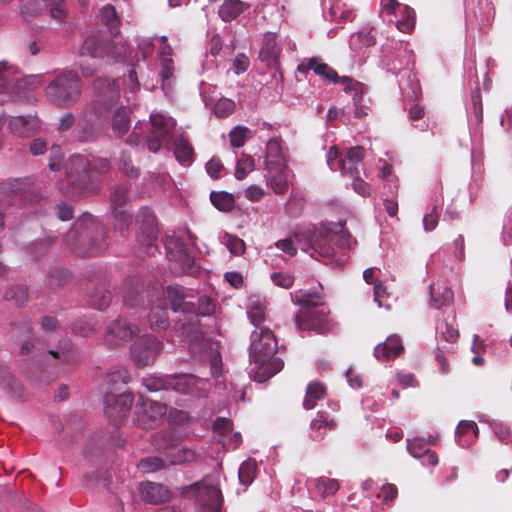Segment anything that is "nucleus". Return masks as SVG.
I'll list each match as a JSON object with an SVG mask.
<instances>
[{
    "instance_id": "nucleus-1",
    "label": "nucleus",
    "mask_w": 512,
    "mask_h": 512,
    "mask_svg": "<svg viewBox=\"0 0 512 512\" xmlns=\"http://www.w3.org/2000/svg\"><path fill=\"white\" fill-rule=\"evenodd\" d=\"M292 237L301 250L310 252L311 256L317 254L325 261H331L335 255L332 243L342 249L352 245L351 234L341 222L320 228H296Z\"/></svg>"
},
{
    "instance_id": "nucleus-2",
    "label": "nucleus",
    "mask_w": 512,
    "mask_h": 512,
    "mask_svg": "<svg viewBox=\"0 0 512 512\" xmlns=\"http://www.w3.org/2000/svg\"><path fill=\"white\" fill-rule=\"evenodd\" d=\"M66 194L69 197H83L96 191L98 187L97 174H104L110 168L106 158L92 161L84 155H73L66 165Z\"/></svg>"
},
{
    "instance_id": "nucleus-3",
    "label": "nucleus",
    "mask_w": 512,
    "mask_h": 512,
    "mask_svg": "<svg viewBox=\"0 0 512 512\" xmlns=\"http://www.w3.org/2000/svg\"><path fill=\"white\" fill-rule=\"evenodd\" d=\"M106 231L89 213L82 214L64 237L65 244L80 257L96 256L107 247Z\"/></svg>"
},
{
    "instance_id": "nucleus-4",
    "label": "nucleus",
    "mask_w": 512,
    "mask_h": 512,
    "mask_svg": "<svg viewBox=\"0 0 512 512\" xmlns=\"http://www.w3.org/2000/svg\"><path fill=\"white\" fill-rule=\"evenodd\" d=\"M277 349V340L271 329L263 327L251 333L249 357L251 362L258 365L261 373L259 381H265L283 369V360L275 356Z\"/></svg>"
},
{
    "instance_id": "nucleus-5",
    "label": "nucleus",
    "mask_w": 512,
    "mask_h": 512,
    "mask_svg": "<svg viewBox=\"0 0 512 512\" xmlns=\"http://www.w3.org/2000/svg\"><path fill=\"white\" fill-rule=\"evenodd\" d=\"M82 81L76 71L63 70L46 88L47 99L59 108H70L79 100Z\"/></svg>"
},
{
    "instance_id": "nucleus-6",
    "label": "nucleus",
    "mask_w": 512,
    "mask_h": 512,
    "mask_svg": "<svg viewBox=\"0 0 512 512\" xmlns=\"http://www.w3.org/2000/svg\"><path fill=\"white\" fill-rule=\"evenodd\" d=\"M364 157L365 150L361 146L349 148L344 157L336 146H332L327 154V164L331 170H340L343 175L352 178L359 175Z\"/></svg>"
},
{
    "instance_id": "nucleus-7",
    "label": "nucleus",
    "mask_w": 512,
    "mask_h": 512,
    "mask_svg": "<svg viewBox=\"0 0 512 512\" xmlns=\"http://www.w3.org/2000/svg\"><path fill=\"white\" fill-rule=\"evenodd\" d=\"M171 435L162 431L154 436L153 445L159 451H164L166 461L170 465H184L196 461L199 454L188 447L170 444Z\"/></svg>"
},
{
    "instance_id": "nucleus-8",
    "label": "nucleus",
    "mask_w": 512,
    "mask_h": 512,
    "mask_svg": "<svg viewBox=\"0 0 512 512\" xmlns=\"http://www.w3.org/2000/svg\"><path fill=\"white\" fill-rule=\"evenodd\" d=\"M329 313V310L325 308L300 309L295 315L296 326L299 330H312L318 334H327L334 327Z\"/></svg>"
},
{
    "instance_id": "nucleus-9",
    "label": "nucleus",
    "mask_w": 512,
    "mask_h": 512,
    "mask_svg": "<svg viewBox=\"0 0 512 512\" xmlns=\"http://www.w3.org/2000/svg\"><path fill=\"white\" fill-rule=\"evenodd\" d=\"M192 491L197 495L202 512H220L223 499L221 490L216 485L203 481L183 488L185 495Z\"/></svg>"
},
{
    "instance_id": "nucleus-10",
    "label": "nucleus",
    "mask_w": 512,
    "mask_h": 512,
    "mask_svg": "<svg viewBox=\"0 0 512 512\" xmlns=\"http://www.w3.org/2000/svg\"><path fill=\"white\" fill-rule=\"evenodd\" d=\"M163 349V343L153 335L137 339L131 347V357L138 367H145L155 362Z\"/></svg>"
},
{
    "instance_id": "nucleus-11",
    "label": "nucleus",
    "mask_w": 512,
    "mask_h": 512,
    "mask_svg": "<svg viewBox=\"0 0 512 512\" xmlns=\"http://www.w3.org/2000/svg\"><path fill=\"white\" fill-rule=\"evenodd\" d=\"M168 257L170 260V270L175 275L189 274L197 272V266L194 258L187 252L185 244L178 240H170L167 244Z\"/></svg>"
},
{
    "instance_id": "nucleus-12",
    "label": "nucleus",
    "mask_w": 512,
    "mask_h": 512,
    "mask_svg": "<svg viewBox=\"0 0 512 512\" xmlns=\"http://www.w3.org/2000/svg\"><path fill=\"white\" fill-rule=\"evenodd\" d=\"M129 187L127 185L116 186L110 197L111 209L115 219V229L122 234L132 223V215L127 208Z\"/></svg>"
},
{
    "instance_id": "nucleus-13",
    "label": "nucleus",
    "mask_w": 512,
    "mask_h": 512,
    "mask_svg": "<svg viewBox=\"0 0 512 512\" xmlns=\"http://www.w3.org/2000/svg\"><path fill=\"white\" fill-rule=\"evenodd\" d=\"M0 193L6 197H19L31 203L39 202L42 195L39 190L33 187L30 178H14L0 182Z\"/></svg>"
},
{
    "instance_id": "nucleus-14",
    "label": "nucleus",
    "mask_w": 512,
    "mask_h": 512,
    "mask_svg": "<svg viewBox=\"0 0 512 512\" xmlns=\"http://www.w3.org/2000/svg\"><path fill=\"white\" fill-rule=\"evenodd\" d=\"M151 131L147 135V147L150 152L157 153L162 142L170 135L175 128V121L172 117L163 114H151Z\"/></svg>"
},
{
    "instance_id": "nucleus-15",
    "label": "nucleus",
    "mask_w": 512,
    "mask_h": 512,
    "mask_svg": "<svg viewBox=\"0 0 512 512\" xmlns=\"http://www.w3.org/2000/svg\"><path fill=\"white\" fill-rule=\"evenodd\" d=\"M168 390L204 396L207 391V381L192 374L168 375Z\"/></svg>"
},
{
    "instance_id": "nucleus-16",
    "label": "nucleus",
    "mask_w": 512,
    "mask_h": 512,
    "mask_svg": "<svg viewBox=\"0 0 512 512\" xmlns=\"http://www.w3.org/2000/svg\"><path fill=\"white\" fill-rule=\"evenodd\" d=\"M173 330L184 342L193 344L203 341L200 320L193 312L181 314L174 323Z\"/></svg>"
},
{
    "instance_id": "nucleus-17",
    "label": "nucleus",
    "mask_w": 512,
    "mask_h": 512,
    "mask_svg": "<svg viewBox=\"0 0 512 512\" xmlns=\"http://www.w3.org/2000/svg\"><path fill=\"white\" fill-rule=\"evenodd\" d=\"M94 91L97 99L94 105L101 106L103 110L113 106L120 97L119 86L114 79L109 77H99L94 81Z\"/></svg>"
},
{
    "instance_id": "nucleus-18",
    "label": "nucleus",
    "mask_w": 512,
    "mask_h": 512,
    "mask_svg": "<svg viewBox=\"0 0 512 512\" xmlns=\"http://www.w3.org/2000/svg\"><path fill=\"white\" fill-rule=\"evenodd\" d=\"M138 333L139 329L136 325H132L126 320L118 318L107 326L105 341L108 346L116 347L121 342L130 341Z\"/></svg>"
},
{
    "instance_id": "nucleus-19",
    "label": "nucleus",
    "mask_w": 512,
    "mask_h": 512,
    "mask_svg": "<svg viewBox=\"0 0 512 512\" xmlns=\"http://www.w3.org/2000/svg\"><path fill=\"white\" fill-rule=\"evenodd\" d=\"M137 409L136 421L143 429H152L157 426L167 411L165 405L151 400H143Z\"/></svg>"
},
{
    "instance_id": "nucleus-20",
    "label": "nucleus",
    "mask_w": 512,
    "mask_h": 512,
    "mask_svg": "<svg viewBox=\"0 0 512 512\" xmlns=\"http://www.w3.org/2000/svg\"><path fill=\"white\" fill-rule=\"evenodd\" d=\"M164 293L166 300L168 299L171 309L174 312H180L187 315V313L195 312V303L188 300L185 293V288L179 285H169L165 290L162 287L155 289L156 295Z\"/></svg>"
},
{
    "instance_id": "nucleus-21",
    "label": "nucleus",
    "mask_w": 512,
    "mask_h": 512,
    "mask_svg": "<svg viewBox=\"0 0 512 512\" xmlns=\"http://www.w3.org/2000/svg\"><path fill=\"white\" fill-rule=\"evenodd\" d=\"M133 401L134 397L130 392H106L104 395L106 414L114 419H121L127 414V412H129Z\"/></svg>"
},
{
    "instance_id": "nucleus-22",
    "label": "nucleus",
    "mask_w": 512,
    "mask_h": 512,
    "mask_svg": "<svg viewBox=\"0 0 512 512\" xmlns=\"http://www.w3.org/2000/svg\"><path fill=\"white\" fill-rule=\"evenodd\" d=\"M149 326L154 331L166 330L169 327L167 302L164 293L154 294L150 299Z\"/></svg>"
},
{
    "instance_id": "nucleus-23",
    "label": "nucleus",
    "mask_w": 512,
    "mask_h": 512,
    "mask_svg": "<svg viewBox=\"0 0 512 512\" xmlns=\"http://www.w3.org/2000/svg\"><path fill=\"white\" fill-rule=\"evenodd\" d=\"M79 55L89 56L91 58H105L107 56L112 55L110 51V44L108 40H105L104 37L100 34H91L88 35L79 50Z\"/></svg>"
},
{
    "instance_id": "nucleus-24",
    "label": "nucleus",
    "mask_w": 512,
    "mask_h": 512,
    "mask_svg": "<svg viewBox=\"0 0 512 512\" xmlns=\"http://www.w3.org/2000/svg\"><path fill=\"white\" fill-rule=\"evenodd\" d=\"M155 222L156 218L150 208L142 207L139 210L137 223L141 224L140 229H142L143 232L141 236H138V238L140 243L149 249L153 247L157 238Z\"/></svg>"
},
{
    "instance_id": "nucleus-25",
    "label": "nucleus",
    "mask_w": 512,
    "mask_h": 512,
    "mask_svg": "<svg viewBox=\"0 0 512 512\" xmlns=\"http://www.w3.org/2000/svg\"><path fill=\"white\" fill-rule=\"evenodd\" d=\"M281 50V46L277 42L276 34L267 32L264 34L262 40L259 59L270 69H277L279 67V56Z\"/></svg>"
},
{
    "instance_id": "nucleus-26",
    "label": "nucleus",
    "mask_w": 512,
    "mask_h": 512,
    "mask_svg": "<svg viewBox=\"0 0 512 512\" xmlns=\"http://www.w3.org/2000/svg\"><path fill=\"white\" fill-rule=\"evenodd\" d=\"M144 283L138 276H131L125 279L123 283V302L130 308H135L143 304Z\"/></svg>"
},
{
    "instance_id": "nucleus-27",
    "label": "nucleus",
    "mask_w": 512,
    "mask_h": 512,
    "mask_svg": "<svg viewBox=\"0 0 512 512\" xmlns=\"http://www.w3.org/2000/svg\"><path fill=\"white\" fill-rule=\"evenodd\" d=\"M12 336L21 342V353L28 355L34 353L36 349L35 339L32 337V322L30 319L25 318L21 322L13 325Z\"/></svg>"
},
{
    "instance_id": "nucleus-28",
    "label": "nucleus",
    "mask_w": 512,
    "mask_h": 512,
    "mask_svg": "<svg viewBox=\"0 0 512 512\" xmlns=\"http://www.w3.org/2000/svg\"><path fill=\"white\" fill-rule=\"evenodd\" d=\"M336 428L337 422L333 417L327 412L318 411L310 422V437L314 441L322 440L327 432L333 431Z\"/></svg>"
},
{
    "instance_id": "nucleus-29",
    "label": "nucleus",
    "mask_w": 512,
    "mask_h": 512,
    "mask_svg": "<svg viewBox=\"0 0 512 512\" xmlns=\"http://www.w3.org/2000/svg\"><path fill=\"white\" fill-rule=\"evenodd\" d=\"M403 352L404 346L398 335L389 336L385 342L378 344L374 349L375 357L381 361L394 359Z\"/></svg>"
},
{
    "instance_id": "nucleus-30",
    "label": "nucleus",
    "mask_w": 512,
    "mask_h": 512,
    "mask_svg": "<svg viewBox=\"0 0 512 512\" xmlns=\"http://www.w3.org/2000/svg\"><path fill=\"white\" fill-rule=\"evenodd\" d=\"M142 500L150 504H161L169 500L170 492L162 484L154 482L142 483L140 486Z\"/></svg>"
},
{
    "instance_id": "nucleus-31",
    "label": "nucleus",
    "mask_w": 512,
    "mask_h": 512,
    "mask_svg": "<svg viewBox=\"0 0 512 512\" xmlns=\"http://www.w3.org/2000/svg\"><path fill=\"white\" fill-rule=\"evenodd\" d=\"M265 166L269 170L286 168V157L281 146V140L272 138L266 146Z\"/></svg>"
},
{
    "instance_id": "nucleus-32",
    "label": "nucleus",
    "mask_w": 512,
    "mask_h": 512,
    "mask_svg": "<svg viewBox=\"0 0 512 512\" xmlns=\"http://www.w3.org/2000/svg\"><path fill=\"white\" fill-rule=\"evenodd\" d=\"M39 127V119L35 116H16L9 121V129L20 137L32 135Z\"/></svg>"
},
{
    "instance_id": "nucleus-33",
    "label": "nucleus",
    "mask_w": 512,
    "mask_h": 512,
    "mask_svg": "<svg viewBox=\"0 0 512 512\" xmlns=\"http://www.w3.org/2000/svg\"><path fill=\"white\" fill-rule=\"evenodd\" d=\"M250 8V4L241 0H225L218 9V15L224 22H231Z\"/></svg>"
},
{
    "instance_id": "nucleus-34",
    "label": "nucleus",
    "mask_w": 512,
    "mask_h": 512,
    "mask_svg": "<svg viewBox=\"0 0 512 512\" xmlns=\"http://www.w3.org/2000/svg\"><path fill=\"white\" fill-rule=\"evenodd\" d=\"M327 396V387L320 381L310 382L305 391L303 408L312 410L316 407L317 401L323 400Z\"/></svg>"
},
{
    "instance_id": "nucleus-35",
    "label": "nucleus",
    "mask_w": 512,
    "mask_h": 512,
    "mask_svg": "<svg viewBox=\"0 0 512 512\" xmlns=\"http://www.w3.org/2000/svg\"><path fill=\"white\" fill-rule=\"evenodd\" d=\"M297 69L303 73H306L309 70H313L315 74L323 76L330 81L338 78V73L336 70L331 68L328 64L321 62L317 58H310L306 62H302L298 65Z\"/></svg>"
},
{
    "instance_id": "nucleus-36",
    "label": "nucleus",
    "mask_w": 512,
    "mask_h": 512,
    "mask_svg": "<svg viewBox=\"0 0 512 512\" xmlns=\"http://www.w3.org/2000/svg\"><path fill=\"white\" fill-rule=\"evenodd\" d=\"M111 127L118 138L127 134L131 127L130 110L126 107L118 108L112 117Z\"/></svg>"
},
{
    "instance_id": "nucleus-37",
    "label": "nucleus",
    "mask_w": 512,
    "mask_h": 512,
    "mask_svg": "<svg viewBox=\"0 0 512 512\" xmlns=\"http://www.w3.org/2000/svg\"><path fill=\"white\" fill-rule=\"evenodd\" d=\"M310 484L315 488L317 494L325 501H328L329 497L335 495L340 489L338 480L325 476L311 480Z\"/></svg>"
},
{
    "instance_id": "nucleus-38",
    "label": "nucleus",
    "mask_w": 512,
    "mask_h": 512,
    "mask_svg": "<svg viewBox=\"0 0 512 512\" xmlns=\"http://www.w3.org/2000/svg\"><path fill=\"white\" fill-rule=\"evenodd\" d=\"M112 301V294L106 284L95 287L88 295V303L95 309L104 310Z\"/></svg>"
},
{
    "instance_id": "nucleus-39",
    "label": "nucleus",
    "mask_w": 512,
    "mask_h": 512,
    "mask_svg": "<svg viewBox=\"0 0 512 512\" xmlns=\"http://www.w3.org/2000/svg\"><path fill=\"white\" fill-rule=\"evenodd\" d=\"M131 380L130 373L126 369H118L108 373L105 382L108 386L107 392L119 393Z\"/></svg>"
},
{
    "instance_id": "nucleus-40",
    "label": "nucleus",
    "mask_w": 512,
    "mask_h": 512,
    "mask_svg": "<svg viewBox=\"0 0 512 512\" xmlns=\"http://www.w3.org/2000/svg\"><path fill=\"white\" fill-rule=\"evenodd\" d=\"M174 155L177 161L184 166H189L194 161V149L191 143L183 137L174 141Z\"/></svg>"
},
{
    "instance_id": "nucleus-41",
    "label": "nucleus",
    "mask_w": 512,
    "mask_h": 512,
    "mask_svg": "<svg viewBox=\"0 0 512 512\" xmlns=\"http://www.w3.org/2000/svg\"><path fill=\"white\" fill-rule=\"evenodd\" d=\"M100 130L92 119H81L77 124L76 138L80 142H91L98 138Z\"/></svg>"
},
{
    "instance_id": "nucleus-42",
    "label": "nucleus",
    "mask_w": 512,
    "mask_h": 512,
    "mask_svg": "<svg viewBox=\"0 0 512 512\" xmlns=\"http://www.w3.org/2000/svg\"><path fill=\"white\" fill-rule=\"evenodd\" d=\"M430 293L431 303L437 309L448 305L453 300L452 290L444 284H432L430 286Z\"/></svg>"
},
{
    "instance_id": "nucleus-43",
    "label": "nucleus",
    "mask_w": 512,
    "mask_h": 512,
    "mask_svg": "<svg viewBox=\"0 0 512 512\" xmlns=\"http://www.w3.org/2000/svg\"><path fill=\"white\" fill-rule=\"evenodd\" d=\"M333 82L342 84L346 93H352L353 102L357 103V101L362 100L364 94V85L361 82L348 76L339 75L338 78L333 80Z\"/></svg>"
},
{
    "instance_id": "nucleus-44",
    "label": "nucleus",
    "mask_w": 512,
    "mask_h": 512,
    "mask_svg": "<svg viewBox=\"0 0 512 512\" xmlns=\"http://www.w3.org/2000/svg\"><path fill=\"white\" fill-rule=\"evenodd\" d=\"M45 9L48 10L52 19L59 23L66 22L68 18V11L66 0H42Z\"/></svg>"
},
{
    "instance_id": "nucleus-45",
    "label": "nucleus",
    "mask_w": 512,
    "mask_h": 512,
    "mask_svg": "<svg viewBox=\"0 0 512 512\" xmlns=\"http://www.w3.org/2000/svg\"><path fill=\"white\" fill-rule=\"evenodd\" d=\"M101 20L108 27L112 35L116 36L119 34L120 19L113 5L107 4L102 7Z\"/></svg>"
},
{
    "instance_id": "nucleus-46",
    "label": "nucleus",
    "mask_w": 512,
    "mask_h": 512,
    "mask_svg": "<svg viewBox=\"0 0 512 512\" xmlns=\"http://www.w3.org/2000/svg\"><path fill=\"white\" fill-rule=\"evenodd\" d=\"M437 334L440 339L448 343H455L459 338V331L455 324V317L449 322L445 319L443 322L437 325Z\"/></svg>"
},
{
    "instance_id": "nucleus-47",
    "label": "nucleus",
    "mask_w": 512,
    "mask_h": 512,
    "mask_svg": "<svg viewBox=\"0 0 512 512\" xmlns=\"http://www.w3.org/2000/svg\"><path fill=\"white\" fill-rule=\"evenodd\" d=\"M293 301L300 305L301 309H318V306L324 305L323 297L318 292L296 294Z\"/></svg>"
},
{
    "instance_id": "nucleus-48",
    "label": "nucleus",
    "mask_w": 512,
    "mask_h": 512,
    "mask_svg": "<svg viewBox=\"0 0 512 512\" xmlns=\"http://www.w3.org/2000/svg\"><path fill=\"white\" fill-rule=\"evenodd\" d=\"M205 345H209L208 361L210 364V374L212 377L217 378L222 373V357L218 344L205 342Z\"/></svg>"
},
{
    "instance_id": "nucleus-49",
    "label": "nucleus",
    "mask_w": 512,
    "mask_h": 512,
    "mask_svg": "<svg viewBox=\"0 0 512 512\" xmlns=\"http://www.w3.org/2000/svg\"><path fill=\"white\" fill-rule=\"evenodd\" d=\"M210 200L218 210L223 212H230L235 206L233 195L225 191L211 192Z\"/></svg>"
},
{
    "instance_id": "nucleus-50",
    "label": "nucleus",
    "mask_w": 512,
    "mask_h": 512,
    "mask_svg": "<svg viewBox=\"0 0 512 512\" xmlns=\"http://www.w3.org/2000/svg\"><path fill=\"white\" fill-rule=\"evenodd\" d=\"M4 299L16 306H23L28 301V288L25 285L10 286L5 291Z\"/></svg>"
},
{
    "instance_id": "nucleus-51",
    "label": "nucleus",
    "mask_w": 512,
    "mask_h": 512,
    "mask_svg": "<svg viewBox=\"0 0 512 512\" xmlns=\"http://www.w3.org/2000/svg\"><path fill=\"white\" fill-rule=\"evenodd\" d=\"M256 471H257V465L254 460L249 459V460L244 461L241 464V466L239 468V472H238V477H239L240 483L244 486L250 485L256 476Z\"/></svg>"
},
{
    "instance_id": "nucleus-52",
    "label": "nucleus",
    "mask_w": 512,
    "mask_h": 512,
    "mask_svg": "<svg viewBox=\"0 0 512 512\" xmlns=\"http://www.w3.org/2000/svg\"><path fill=\"white\" fill-rule=\"evenodd\" d=\"M222 243L227 247L231 254L241 256L246 251L245 242L236 235L225 233Z\"/></svg>"
},
{
    "instance_id": "nucleus-53",
    "label": "nucleus",
    "mask_w": 512,
    "mask_h": 512,
    "mask_svg": "<svg viewBox=\"0 0 512 512\" xmlns=\"http://www.w3.org/2000/svg\"><path fill=\"white\" fill-rule=\"evenodd\" d=\"M166 461L160 457H145L137 464L138 469L145 473H152L165 468Z\"/></svg>"
},
{
    "instance_id": "nucleus-54",
    "label": "nucleus",
    "mask_w": 512,
    "mask_h": 512,
    "mask_svg": "<svg viewBox=\"0 0 512 512\" xmlns=\"http://www.w3.org/2000/svg\"><path fill=\"white\" fill-rule=\"evenodd\" d=\"M53 242L54 238L52 237L36 240L27 247V251L31 257L37 259L49 250Z\"/></svg>"
},
{
    "instance_id": "nucleus-55",
    "label": "nucleus",
    "mask_w": 512,
    "mask_h": 512,
    "mask_svg": "<svg viewBox=\"0 0 512 512\" xmlns=\"http://www.w3.org/2000/svg\"><path fill=\"white\" fill-rule=\"evenodd\" d=\"M254 159L250 155L243 154L237 161L235 169V177L243 180L251 171L254 170Z\"/></svg>"
},
{
    "instance_id": "nucleus-56",
    "label": "nucleus",
    "mask_w": 512,
    "mask_h": 512,
    "mask_svg": "<svg viewBox=\"0 0 512 512\" xmlns=\"http://www.w3.org/2000/svg\"><path fill=\"white\" fill-rule=\"evenodd\" d=\"M407 450L415 458H421L428 450V443L422 437L407 440Z\"/></svg>"
},
{
    "instance_id": "nucleus-57",
    "label": "nucleus",
    "mask_w": 512,
    "mask_h": 512,
    "mask_svg": "<svg viewBox=\"0 0 512 512\" xmlns=\"http://www.w3.org/2000/svg\"><path fill=\"white\" fill-rule=\"evenodd\" d=\"M216 306L213 300L208 296H201L195 304V314L199 319L200 316H210L215 312Z\"/></svg>"
},
{
    "instance_id": "nucleus-58",
    "label": "nucleus",
    "mask_w": 512,
    "mask_h": 512,
    "mask_svg": "<svg viewBox=\"0 0 512 512\" xmlns=\"http://www.w3.org/2000/svg\"><path fill=\"white\" fill-rule=\"evenodd\" d=\"M478 5L480 9V15L478 16L475 12V18L482 25L489 24L495 15L493 4L488 0H480Z\"/></svg>"
},
{
    "instance_id": "nucleus-59",
    "label": "nucleus",
    "mask_w": 512,
    "mask_h": 512,
    "mask_svg": "<svg viewBox=\"0 0 512 512\" xmlns=\"http://www.w3.org/2000/svg\"><path fill=\"white\" fill-rule=\"evenodd\" d=\"M392 170V165L385 162L381 168V178L387 182L391 195L397 196L399 189L398 178L392 174Z\"/></svg>"
},
{
    "instance_id": "nucleus-60",
    "label": "nucleus",
    "mask_w": 512,
    "mask_h": 512,
    "mask_svg": "<svg viewBox=\"0 0 512 512\" xmlns=\"http://www.w3.org/2000/svg\"><path fill=\"white\" fill-rule=\"evenodd\" d=\"M478 426L474 421H460L456 429V435L461 441V437L468 436L469 440L475 439L478 436Z\"/></svg>"
},
{
    "instance_id": "nucleus-61",
    "label": "nucleus",
    "mask_w": 512,
    "mask_h": 512,
    "mask_svg": "<svg viewBox=\"0 0 512 512\" xmlns=\"http://www.w3.org/2000/svg\"><path fill=\"white\" fill-rule=\"evenodd\" d=\"M249 133L250 130L243 126L233 128L229 133L231 146L236 148L244 146Z\"/></svg>"
},
{
    "instance_id": "nucleus-62",
    "label": "nucleus",
    "mask_w": 512,
    "mask_h": 512,
    "mask_svg": "<svg viewBox=\"0 0 512 512\" xmlns=\"http://www.w3.org/2000/svg\"><path fill=\"white\" fill-rule=\"evenodd\" d=\"M143 384L151 392L168 390V375L163 377L148 376L143 379Z\"/></svg>"
},
{
    "instance_id": "nucleus-63",
    "label": "nucleus",
    "mask_w": 512,
    "mask_h": 512,
    "mask_svg": "<svg viewBox=\"0 0 512 512\" xmlns=\"http://www.w3.org/2000/svg\"><path fill=\"white\" fill-rule=\"evenodd\" d=\"M234 109V101L228 98H221L215 103L213 111L218 118H225L231 115Z\"/></svg>"
},
{
    "instance_id": "nucleus-64",
    "label": "nucleus",
    "mask_w": 512,
    "mask_h": 512,
    "mask_svg": "<svg viewBox=\"0 0 512 512\" xmlns=\"http://www.w3.org/2000/svg\"><path fill=\"white\" fill-rule=\"evenodd\" d=\"M248 318L253 325L258 327L265 319V307L260 301L251 304Z\"/></svg>"
}]
</instances>
